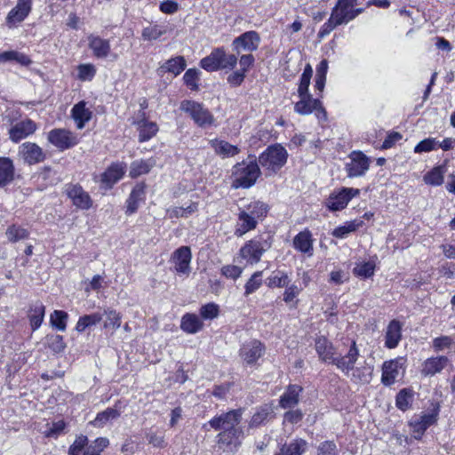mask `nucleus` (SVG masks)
<instances>
[{"label": "nucleus", "instance_id": "2f4dec72", "mask_svg": "<svg viewBox=\"0 0 455 455\" xmlns=\"http://www.w3.org/2000/svg\"><path fill=\"white\" fill-rule=\"evenodd\" d=\"M88 40L89 47L92 51L95 57L99 59H104L108 57L110 52V44L108 40L92 35L88 37Z\"/></svg>", "mask_w": 455, "mask_h": 455}, {"label": "nucleus", "instance_id": "4be33fe9", "mask_svg": "<svg viewBox=\"0 0 455 455\" xmlns=\"http://www.w3.org/2000/svg\"><path fill=\"white\" fill-rule=\"evenodd\" d=\"M314 239L312 233L309 229L306 228L298 233L292 241L293 248L307 256H312L314 251Z\"/></svg>", "mask_w": 455, "mask_h": 455}, {"label": "nucleus", "instance_id": "680f3d73", "mask_svg": "<svg viewBox=\"0 0 455 455\" xmlns=\"http://www.w3.org/2000/svg\"><path fill=\"white\" fill-rule=\"evenodd\" d=\"M166 31L164 29H161L158 25H154L151 27H147L142 30L141 36L143 40L146 41H153L158 39L162 36Z\"/></svg>", "mask_w": 455, "mask_h": 455}, {"label": "nucleus", "instance_id": "1a4fd4ad", "mask_svg": "<svg viewBox=\"0 0 455 455\" xmlns=\"http://www.w3.org/2000/svg\"><path fill=\"white\" fill-rule=\"evenodd\" d=\"M360 194L358 188H342L333 191L326 199L325 205L331 212H338L345 209L350 200Z\"/></svg>", "mask_w": 455, "mask_h": 455}, {"label": "nucleus", "instance_id": "72a5a7b5", "mask_svg": "<svg viewBox=\"0 0 455 455\" xmlns=\"http://www.w3.org/2000/svg\"><path fill=\"white\" fill-rule=\"evenodd\" d=\"M15 168L9 157H0V188L7 186L14 180Z\"/></svg>", "mask_w": 455, "mask_h": 455}, {"label": "nucleus", "instance_id": "e433bc0d", "mask_svg": "<svg viewBox=\"0 0 455 455\" xmlns=\"http://www.w3.org/2000/svg\"><path fill=\"white\" fill-rule=\"evenodd\" d=\"M211 145L217 155L222 157H231L237 155L240 149L228 141L213 140L211 141Z\"/></svg>", "mask_w": 455, "mask_h": 455}, {"label": "nucleus", "instance_id": "4468645a", "mask_svg": "<svg viewBox=\"0 0 455 455\" xmlns=\"http://www.w3.org/2000/svg\"><path fill=\"white\" fill-rule=\"evenodd\" d=\"M66 194L71 199L73 204L82 210H88L92 205V200L89 194L85 192L78 184H69L67 186Z\"/></svg>", "mask_w": 455, "mask_h": 455}, {"label": "nucleus", "instance_id": "4c0bfd02", "mask_svg": "<svg viewBox=\"0 0 455 455\" xmlns=\"http://www.w3.org/2000/svg\"><path fill=\"white\" fill-rule=\"evenodd\" d=\"M186 60L183 56L171 58L160 67L164 72H169L174 76L180 75L186 68Z\"/></svg>", "mask_w": 455, "mask_h": 455}, {"label": "nucleus", "instance_id": "bf43d9fd", "mask_svg": "<svg viewBox=\"0 0 455 455\" xmlns=\"http://www.w3.org/2000/svg\"><path fill=\"white\" fill-rule=\"evenodd\" d=\"M107 319L104 322V327L108 329L116 330L121 325V315L116 310L108 309L105 310Z\"/></svg>", "mask_w": 455, "mask_h": 455}, {"label": "nucleus", "instance_id": "5fc2aeb1", "mask_svg": "<svg viewBox=\"0 0 455 455\" xmlns=\"http://www.w3.org/2000/svg\"><path fill=\"white\" fill-rule=\"evenodd\" d=\"M89 446L88 438L85 435H79L68 449V455H84L86 448Z\"/></svg>", "mask_w": 455, "mask_h": 455}, {"label": "nucleus", "instance_id": "473e14b6", "mask_svg": "<svg viewBox=\"0 0 455 455\" xmlns=\"http://www.w3.org/2000/svg\"><path fill=\"white\" fill-rule=\"evenodd\" d=\"M273 413V408L269 404H263L256 408V411L249 422V427L256 428L266 424L272 417Z\"/></svg>", "mask_w": 455, "mask_h": 455}, {"label": "nucleus", "instance_id": "393cba45", "mask_svg": "<svg viewBox=\"0 0 455 455\" xmlns=\"http://www.w3.org/2000/svg\"><path fill=\"white\" fill-rule=\"evenodd\" d=\"M315 351L321 361L333 364L334 347L326 337L320 336L315 339Z\"/></svg>", "mask_w": 455, "mask_h": 455}, {"label": "nucleus", "instance_id": "a211bd4d", "mask_svg": "<svg viewBox=\"0 0 455 455\" xmlns=\"http://www.w3.org/2000/svg\"><path fill=\"white\" fill-rule=\"evenodd\" d=\"M359 356V351L355 341H353L347 353L345 355L335 356L333 364L345 373L354 370L355 362Z\"/></svg>", "mask_w": 455, "mask_h": 455}, {"label": "nucleus", "instance_id": "a18cd8bd", "mask_svg": "<svg viewBox=\"0 0 455 455\" xmlns=\"http://www.w3.org/2000/svg\"><path fill=\"white\" fill-rule=\"evenodd\" d=\"M120 416V412L114 408H107L105 411L99 412L92 422L95 427H100L111 419H116Z\"/></svg>", "mask_w": 455, "mask_h": 455}, {"label": "nucleus", "instance_id": "3c124183", "mask_svg": "<svg viewBox=\"0 0 455 455\" xmlns=\"http://www.w3.org/2000/svg\"><path fill=\"white\" fill-rule=\"evenodd\" d=\"M313 75V69L309 64H307L299 79V84L298 87V94L299 95H305L307 93H309L308 88L310 85V80Z\"/></svg>", "mask_w": 455, "mask_h": 455}, {"label": "nucleus", "instance_id": "052dcab7", "mask_svg": "<svg viewBox=\"0 0 455 455\" xmlns=\"http://www.w3.org/2000/svg\"><path fill=\"white\" fill-rule=\"evenodd\" d=\"M77 71V77L82 81H91L96 74V68L92 64H80Z\"/></svg>", "mask_w": 455, "mask_h": 455}, {"label": "nucleus", "instance_id": "4d7b16f0", "mask_svg": "<svg viewBox=\"0 0 455 455\" xmlns=\"http://www.w3.org/2000/svg\"><path fill=\"white\" fill-rule=\"evenodd\" d=\"M262 272L257 271L255 272L251 278L247 281V283L244 285V295L248 296L254 291H256L262 284L261 280Z\"/></svg>", "mask_w": 455, "mask_h": 455}, {"label": "nucleus", "instance_id": "412c9836", "mask_svg": "<svg viewBox=\"0 0 455 455\" xmlns=\"http://www.w3.org/2000/svg\"><path fill=\"white\" fill-rule=\"evenodd\" d=\"M36 130V124L31 119H26L14 124L9 131L10 139L13 142H19L20 140L27 138L30 134H33Z\"/></svg>", "mask_w": 455, "mask_h": 455}, {"label": "nucleus", "instance_id": "6e6552de", "mask_svg": "<svg viewBox=\"0 0 455 455\" xmlns=\"http://www.w3.org/2000/svg\"><path fill=\"white\" fill-rule=\"evenodd\" d=\"M299 100L294 106V111L302 116H307L315 111L319 120H326L327 113L318 99H314L310 93L299 95Z\"/></svg>", "mask_w": 455, "mask_h": 455}, {"label": "nucleus", "instance_id": "c9c22d12", "mask_svg": "<svg viewBox=\"0 0 455 455\" xmlns=\"http://www.w3.org/2000/svg\"><path fill=\"white\" fill-rule=\"evenodd\" d=\"M44 315L45 307L41 301H36L30 306L28 317L29 319L32 331H36L41 326Z\"/></svg>", "mask_w": 455, "mask_h": 455}, {"label": "nucleus", "instance_id": "de8ad7c7", "mask_svg": "<svg viewBox=\"0 0 455 455\" xmlns=\"http://www.w3.org/2000/svg\"><path fill=\"white\" fill-rule=\"evenodd\" d=\"M372 367L365 365L360 368H354L352 380L356 383L367 384L371 380Z\"/></svg>", "mask_w": 455, "mask_h": 455}, {"label": "nucleus", "instance_id": "9b49d317", "mask_svg": "<svg viewBox=\"0 0 455 455\" xmlns=\"http://www.w3.org/2000/svg\"><path fill=\"white\" fill-rule=\"evenodd\" d=\"M260 44V36L254 30L246 31L235 37L232 42L233 51L236 54L242 52H252L259 48Z\"/></svg>", "mask_w": 455, "mask_h": 455}, {"label": "nucleus", "instance_id": "6ab92c4d", "mask_svg": "<svg viewBox=\"0 0 455 455\" xmlns=\"http://www.w3.org/2000/svg\"><path fill=\"white\" fill-rule=\"evenodd\" d=\"M403 359L396 358L390 361H386L382 365L381 382L385 386H391L395 383L396 378L400 374V370L403 368Z\"/></svg>", "mask_w": 455, "mask_h": 455}, {"label": "nucleus", "instance_id": "2eb2a0df", "mask_svg": "<svg viewBox=\"0 0 455 455\" xmlns=\"http://www.w3.org/2000/svg\"><path fill=\"white\" fill-rule=\"evenodd\" d=\"M19 155L29 165L36 164L45 159L43 149L36 143L24 142L19 147Z\"/></svg>", "mask_w": 455, "mask_h": 455}, {"label": "nucleus", "instance_id": "f8f14e48", "mask_svg": "<svg viewBox=\"0 0 455 455\" xmlns=\"http://www.w3.org/2000/svg\"><path fill=\"white\" fill-rule=\"evenodd\" d=\"M48 140L58 149L63 151L78 143L77 137L66 129H53L48 133Z\"/></svg>", "mask_w": 455, "mask_h": 455}, {"label": "nucleus", "instance_id": "8fccbe9b", "mask_svg": "<svg viewBox=\"0 0 455 455\" xmlns=\"http://www.w3.org/2000/svg\"><path fill=\"white\" fill-rule=\"evenodd\" d=\"M374 271L375 264L371 261L358 263L353 269V273L355 276L363 279L372 276L374 275Z\"/></svg>", "mask_w": 455, "mask_h": 455}, {"label": "nucleus", "instance_id": "c756f323", "mask_svg": "<svg viewBox=\"0 0 455 455\" xmlns=\"http://www.w3.org/2000/svg\"><path fill=\"white\" fill-rule=\"evenodd\" d=\"M92 111L86 108V102L82 100L76 103L71 110V116L78 129H83L92 118Z\"/></svg>", "mask_w": 455, "mask_h": 455}, {"label": "nucleus", "instance_id": "f257e3e1", "mask_svg": "<svg viewBox=\"0 0 455 455\" xmlns=\"http://www.w3.org/2000/svg\"><path fill=\"white\" fill-rule=\"evenodd\" d=\"M243 413V409L239 408L216 415L204 424L203 428L205 431L211 429L221 430L216 436L217 443L231 451H235L241 445L240 437L243 435L242 427H239Z\"/></svg>", "mask_w": 455, "mask_h": 455}, {"label": "nucleus", "instance_id": "f3484780", "mask_svg": "<svg viewBox=\"0 0 455 455\" xmlns=\"http://www.w3.org/2000/svg\"><path fill=\"white\" fill-rule=\"evenodd\" d=\"M126 165L123 163L112 164L101 175L100 183L105 189L111 188L125 173Z\"/></svg>", "mask_w": 455, "mask_h": 455}, {"label": "nucleus", "instance_id": "6e6d98bb", "mask_svg": "<svg viewBox=\"0 0 455 455\" xmlns=\"http://www.w3.org/2000/svg\"><path fill=\"white\" fill-rule=\"evenodd\" d=\"M199 314L204 320H212L219 316L220 307L213 302L207 303L200 307Z\"/></svg>", "mask_w": 455, "mask_h": 455}, {"label": "nucleus", "instance_id": "f704fd0d", "mask_svg": "<svg viewBox=\"0 0 455 455\" xmlns=\"http://www.w3.org/2000/svg\"><path fill=\"white\" fill-rule=\"evenodd\" d=\"M137 125L139 132V141L145 142L152 139L158 132V125L155 122L148 121L146 119L140 120L134 123Z\"/></svg>", "mask_w": 455, "mask_h": 455}, {"label": "nucleus", "instance_id": "20e7f679", "mask_svg": "<svg viewBox=\"0 0 455 455\" xmlns=\"http://www.w3.org/2000/svg\"><path fill=\"white\" fill-rule=\"evenodd\" d=\"M288 152L279 143L268 146L258 157V163L268 175L277 173L287 163Z\"/></svg>", "mask_w": 455, "mask_h": 455}, {"label": "nucleus", "instance_id": "aec40b11", "mask_svg": "<svg viewBox=\"0 0 455 455\" xmlns=\"http://www.w3.org/2000/svg\"><path fill=\"white\" fill-rule=\"evenodd\" d=\"M264 351V345L260 341L254 339L242 347L240 355L247 364L251 365L263 355Z\"/></svg>", "mask_w": 455, "mask_h": 455}, {"label": "nucleus", "instance_id": "0e129e2a", "mask_svg": "<svg viewBox=\"0 0 455 455\" xmlns=\"http://www.w3.org/2000/svg\"><path fill=\"white\" fill-rule=\"evenodd\" d=\"M47 429L44 431V436L57 438L63 433L66 427V423L64 420H58L56 422H52L51 426L47 425Z\"/></svg>", "mask_w": 455, "mask_h": 455}, {"label": "nucleus", "instance_id": "13d9d810", "mask_svg": "<svg viewBox=\"0 0 455 455\" xmlns=\"http://www.w3.org/2000/svg\"><path fill=\"white\" fill-rule=\"evenodd\" d=\"M49 348L56 354L61 353L66 348L63 337L60 335H48L46 337Z\"/></svg>", "mask_w": 455, "mask_h": 455}, {"label": "nucleus", "instance_id": "f03ea898", "mask_svg": "<svg viewBox=\"0 0 455 455\" xmlns=\"http://www.w3.org/2000/svg\"><path fill=\"white\" fill-rule=\"evenodd\" d=\"M353 4H357V0H337L331 9L330 18L318 31L317 37L321 40L330 35L337 27L347 25L352 21Z\"/></svg>", "mask_w": 455, "mask_h": 455}, {"label": "nucleus", "instance_id": "c03bdc74", "mask_svg": "<svg viewBox=\"0 0 455 455\" xmlns=\"http://www.w3.org/2000/svg\"><path fill=\"white\" fill-rule=\"evenodd\" d=\"M5 235L8 241L12 243H16L20 240H25L28 237L29 232L28 229L18 226V225H11L7 228L5 231Z\"/></svg>", "mask_w": 455, "mask_h": 455}, {"label": "nucleus", "instance_id": "603ef678", "mask_svg": "<svg viewBox=\"0 0 455 455\" xmlns=\"http://www.w3.org/2000/svg\"><path fill=\"white\" fill-rule=\"evenodd\" d=\"M291 279L287 273L283 271H276L272 274V275L268 278V286L269 287H278L283 288L288 286L290 284Z\"/></svg>", "mask_w": 455, "mask_h": 455}, {"label": "nucleus", "instance_id": "a19ab883", "mask_svg": "<svg viewBox=\"0 0 455 455\" xmlns=\"http://www.w3.org/2000/svg\"><path fill=\"white\" fill-rule=\"evenodd\" d=\"M155 165V161L152 159L137 160L132 163L130 167V176L136 178L143 174H147Z\"/></svg>", "mask_w": 455, "mask_h": 455}, {"label": "nucleus", "instance_id": "79ce46f5", "mask_svg": "<svg viewBox=\"0 0 455 455\" xmlns=\"http://www.w3.org/2000/svg\"><path fill=\"white\" fill-rule=\"evenodd\" d=\"M243 210L258 221L259 219H263L267 216L268 205L261 201H254L246 205Z\"/></svg>", "mask_w": 455, "mask_h": 455}, {"label": "nucleus", "instance_id": "39448f33", "mask_svg": "<svg viewBox=\"0 0 455 455\" xmlns=\"http://www.w3.org/2000/svg\"><path fill=\"white\" fill-rule=\"evenodd\" d=\"M272 246V237L268 235L256 236L244 243L239 250V258L246 264L255 265L260 261L262 255Z\"/></svg>", "mask_w": 455, "mask_h": 455}, {"label": "nucleus", "instance_id": "bb28decb", "mask_svg": "<svg viewBox=\"0 0 455 455\" xmlns=\"http://www.w3.org/2000/svg\"><path fill=\"white\" fill-rule=\"evenodd\" d=\"M402 339V323L398 320H392L389 322L386 335H385V346L387 348H395L398 346Z\"/></svg>", "mask_w": 455, "mask_h": 455}, {"label": "nucleus", "instance_id": "69168bd1", "mask_svg": "<svg viewBox=\"0 0 455 455\" xmlns=\"http://www.w3.org/2000/svg\"><path fill=\"white\" fill-rule=\"evenodd\" d=\"M199 71L196 68L188 69L184 76L183 80L184 83L188 86L191 90L196 91L198 89L197 80H198Z\"/></svg>", "mask_w": 455, "mask_h": 455}, {"label": "nucleus", "instance_id": "b1692460", "mask_svg": "<svg viewBox=\"0 0 455 455\" xmlns=\"http://www.w3.org/2000/svg\"><path fill=\"white\" fill-rule=\"evenodd\" d=\"M302 387L299 385H289L284 393L280 396L279 405L283 409L294 408L299 402Z\"/></svg>", "mask_w": 455, "mask_h": 455}, {"label": "nucleus", "instance_id": "09e8293b", "mask_svg": "<svg viewBox=\"0 0 455 455\" xmlns=\"http://www.w3.org/2000/svg\"><path fill=\"white\" fill-rule=\"evenodd\" d=\"M68 315L63 310H54L50 315V323L53 328L64 331L67 328Z\"/></svg>", "mask_w": 455, "mask_h": 455}, {"label": "nucleus", "instance_id": "774afa93", "mask_svg": "<svg viewBox=\"0 0 455 455\" xmlns=\"http://www.w3.org/2000/svg\"><path fill=\"white\" fill-rule=\"evenodd\" d=\"M317 455H338V450L335 443L325 441L319 444Z\"/></svg>", "mask_w": 455, "mask_h": 455}, {"label": "nucleus", "instance_id": "864d4df0", "mask_svg": "<svg viewBox=\"0 0 455 455\" xmlns=\"http://www.w3.org/2000/svg\"><path fill=\"white\" fill-rule=\"evenodd\" d=\"M198 210L197 203H191L187 207H174L169 210L171 218H188Z\"/></svg>", "mask_w": 455, "mask_h": 455}, {"label": "nucleus", "instance_id": "37998d69", "mask_svg": "<svg viewBox=\"0 0 455 455\" xmlns=\"http://www.w3.org/2000/svg\"><path fill=\"white\" fill-rule=\"evenodd\" d=\"M102 320V315L100 313H93L91 315H84L81 316L76 325V330L78 332H83L86 328L96 325Z\"/></svg>", "mask_w": 455, "mask_h": 455}, {"label": "nucleus", "instance_id": "dca6fc26", "mask_svg": "<svg viewBox=\"0 0 455 455\" xmlns=\"http://www.w3.org/2000/svg\"><path fill=\"white\" fill-rule=\"evenodd\" d=\"M33 0H18L16 5L9 12L6 24L12 28L16 23L22 22L32 10Z\"/></svg>", "mask_w": 455, "mask_h": 455}, {"label": "nucleus", "instance_id": "7c9ffc66", "mask_svg": "<svg viewBox=\"0 0 455 455\" xmlns=\"http://www.w3.org/2000/svg\"><path fill=\"white\" fill-rule=\"evenodd\" d=\"M307 450V443L302 438H295L281 446L275 455H303Z\"/></svg>", "mask_w": 455, "mask_h": 455}, {"label": "nucleus", "instance_id": "58836bf2", "mask_svg": "<svg viewBox=\"0 0 455 455\" xmlns=\"http://www.w3.org/2000/svg\"><path fill=\"white\" fill-rule=\"evenodd\" d=\"M413 398L414 391L411 388H403L395 396V405L399 410L405 411L411 408Z\"/></svg>", "mask_w": 455, "mask_h": 455}, {"label": "nucleus", "instance_id": "7ed1b4c3", "mask_svg": "<svg viewBox=\"0 0 455 455\" xmlns=\"http://www.w3.org/2000/svg\"><path fill=\"white\" fill-rule=\"evenodd\" d=\"M261 174L259 163L254 156H249L247 160L237 163L232 169V187L235 188H251Z\"/></svg>", "mask_w": 455, "mask_h": 455}, {"label": "nucleus", "instance_id": "423d86ee", "mask_svg": "<svg viewBox=\"0 0 455 455\" xmlns=\"http://www.w3.org/2000/svg\"><path fill=\"white\" fill-rule=\"evenodd\" d=\"M237 64L235 54H227L223 47H219L203 58L200 61L202 68L208 72L220 69H233Z\"/></svg>", "mask_w": 455, "mask_h": 455}, {"label": "nucleus", "instance_id": "a878e982", "mask_svg": "<svg viewBox=\"0 0 455 455\" xmlns=\"http://www.w3.org/2000/svg\"><path fill=\"white\" fill-rule=\"evenodd\" d=\"M146 196V186L143 183L137 184L132 190L127 201L126 211L127 215H132L139 208L140 203L143 202Z\"/></svg>", "mask_w": 455, "mask_h": 455}, {"label": "nucleus", "instance_id": "ddd939ff", "mask_svg": "<svg viewBox=\"0 0 455 455\" xmlns=\"http://www.w3.org/2000/svg\"><path fill=\"white\" fill-rule=\"evenodd\" d=\"M192 259V253L191 249L188 246H181L178 249H176L172 254L171 260L174 264L175 271L179 275H188L191 267H190V262Z\"/></svg>", "mask_w": 455, "mask_h": 455}, {"label": "nucleus", "instance_id": "338daca9", "mask_svg": "<svg viewBox=\"0 0 455 455\" xmlns=\"http://www.w3.org/2000/svg\"><path fill=\"white\" fill-rule=\"evenodd\" d=\"M453 343V339L449 336L437 337L433 339V348L435 352L443 351L451 348Z\"/></svg>", "mask_w": 455, "mask_h": 455}, {"label": "nucleus", "instance_id": "e2e57ef3", "mask_svg": "<svg viewBox=\"0 0 455 455\" xmlns=\"http://www.w3.org/2000/svg\"><path fill=\"white\" fill-rule=\"evenodd\" d=\"M438 141L435 138H427L419 141L414 148V152L418 154L430 152L437 147Z\"/></svg>", "mask_w": 455, "mask_h": 455}, {"label": "nucleus", "instance_id": "cd10ccee", "mask_svg": "<svg viewBox=\"0 0 455 455\" xmlns=\"http://www.w3.org/2000/svg\"><path fill=\"white\" fill-rule=\"evenodd\" d=\"M258 221L253 217L250 216L243 210H240L237 216V222L235 228V235L241 237L247 232L256 228Z\"/></svg>", "mask_w": 455, "mask_h": 455}, {"label": "nucleus", "instance_id": "0eeeda50", "mask_svg": "<svg viewBox=\"0 0 455 455\" xmlns=\"http://www.w3.org/2000/svg\"><path fill=\"white\" fill-rule=\"evenodd\" d=\"M180 110L189 115L196 125L204 128L214 123V116L202 103L195 100H183Z\"/></svg>", "mask_w": 455, "mask_h": 455}, {"label": "nucleus", "instance_id": "ea45409f", "mask_svg": "<svg viewBox=\"0 0 455 455\" xmlns=\"http://www.w3.org/2000/svg\"><path fill=\"white\" fill-rule=\"evenodd\" d=\"M15 61L22 66H28L31 60L28 56L17 51H6L0 53V63Z\"/></svg>", "mask_w": 455, "mask_h": 455}, {"label": "nucleus", "instance_id": "49530a36", "mask_svg": "<svg viewBox=\"0 0 455 455\" xmlns=\"http://www.w3.org/2000/svg\"><path fill=\"white\" fill-rule=\"evenodd\" d=\"M444 170L443 166H436L426 173L423 180L426 184L431 186H440L443 182Z\"/></svg>", "mask_w": 455, "mask_h": 455}, {"label": "nucleus", "instance_id": "c85d7f7f", "mask_svg": "<svg viewBox=\"0 0 455 455\" xmlns=\"http://www.w3.org/2000/svg\"><path fill=\"white\" fill-rule=\"evenodd\" d=\"M204 323L199 315L193 313H186L181 317L180 329L188 334H196L202 331Z\"/></svg>", "mask_w": 455, "mask_h": 455}, {"label": "nucleus", "instance_id": "9d476101", "mask_svg": "<svg viewBox=\"0 0 455 455\" xmlns=\"http://www.w3.org/2000/svg\"><path fill=\"white\" fill-rule=\"evenodd\" d=\"M350 162L345 164L348 178L363 176L370 168L369 157L361 151H353L349 155Z\"/></svg>", "mask_w": 455, "mask_h": 455}, {"label": "nucleus", "instance_id": "5701e85b", "mask_svg": "<svg viewBox=\"0 0 455 455\" xmlns=\"http://www.w3.org/2000/svg\"><path fill=\"white\" fill-rule=\"evenodd\" d=\"M448 362V357L444 355L427 358L423 363L420 372L425 377L434 376L441 372L447 366Z\"/></svg>", "mask_w": 455, "mask_h": 455}]
</instances>
